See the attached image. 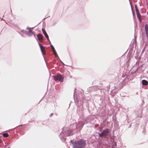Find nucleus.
Listing matches in <instances>:
<instances>
[{
    "instance_id": "nucleus-1",
    "label": "nucleus",
    "mask_w": 148,
    "mask_h": 148,
    "mask_svg": "<svg viewBox=\"0 0 148 148\" xmlns=\"http://www.w3.org/2000/svg\"><path fill=\"white\" fill-rule=\"evenodd\" d=\"M86 145V141L83 139L75 141L73 144V148H84Z\"/></svg>"
},
{
    "instance_id": "nucleus-2",
    "label": "nucleus",
    "mask_w": 148,
    "mask_h": 148,
    "mask_svg": "<svg viewBox=\"0 0 148 148\" xmlns=\"http://www.w3.org/2000/svg\"><path fill=\"white\" fill-rule=\"evenodd\" d=\"M54 79L56 81L59 80L60 82H62L63 81V78L61 75H57L54 76Z\"/></svg>"
},
{
    "instance_id": "nucleus-3",
    "label": "nucleus",
    "mask_w": 148,
    "mask_h": 148,
    "mask_svg": "<svg viewBox=\"0 0 148 148\" xmlns=\"http://www.w3.org/2000/svg\"><path fill=\"white\" fill-rule=\"evenodd\" d=\"M108 129H107L105 130H103L102 132L99 134V136L100 137H102L103 136H106L108 135Z\"/></svg>"
},
{
    "instance_id": "nucleus-4",
    "label": "nucleus",
    "mask_w": 148,
    "mask_h": 148,
    "mask_svg": "<svg viewBox=\"0 0 148 148\" xmlns=\"http://www.w3.org/2000/svg\"><path fill=\"white\" fill-rule=\"evenodd\" d=\"M39 44L40 47L41 52L42 55H43L45 54V50L44 47L40 43H39Z\"/></svg>"
},
{
    "instance_id": "nucleus-5",
    "label": "nucleus",
    "mask_w": 148,
    "mask_h": 148,
    "mask_svg": "<svg viewBox=\"0 0 148 148\" xmlns=\"http://www.w3.org/2000/svg\"><path fill=\"white\" fill-rule=\"evenodd\" d=\"M27 29L29 30V31L28 32H26V34L28 35L31 36L32 35V32L31 30V29L30 28L27 27Z\"/></svg>"
},
{
    "instance_id": "nucleus-6",
    "label": "nucleus",
    "mask_w": 148,
    "mask_h": 148,
    "mask_svg": "<svg viewBox=\"0 0 148 148\" xmlns=\"http://www.w3.org/2000/svg\"><path fill=\"white\" fill-rule=\"evenodd\" d=\"M38 38V40L40 42L42 41V36L40 34H39L37 35Z\"/></svg>"
},
{
    "instance_id": "nucleus-7",
    "label": "nucleus",
    "mask_w": 148,
    "mask_h": 148,
    "mask_svg": "<svg viewBox=\"0 0 148 148\" xmlns=\"http://www.w3.org/2000/svg\"><path fill=\"white\" fill-rule=\"evenodd\" d=\"M42 32L45 35V37L47 38V40H49V36H48V35L47 34V33L45 31L44 29H43V28H42Z\"/></svg>"
},
{
    "instance_id": "nucleus-8",
    "label": "nucleus",
    "mask_w": 148,
    "mask_h": 148,
    "mask_svg": "<svg viewBox=\"0 0 148 148\" xmlns=\"http://www.w3.org/2000/svg\"><path fill=\"white\" fill-rule=\"evenodd\" d=\"M51 49H52L54 53V54H55V56H57V54L56 53V51L54 48V47L53 46L51 45Z\"/></svg>"
},
{
    "instance_id": "nucleus-9",
    "label": "nucleus",
    "mask_w": 148,
    "mask_h": 148,
    "mask_svg": "<svg viewBox=\"0 0 148 148\" xmlns=\"http://www.w3.org/2000/svg\"><path fill=\"white\" fill-rule=\"evenodd\" d=\"M142 83L143 85H146L148 84V82L146 80H143L142 81Z\"/></svg>"
},
{
    "instance_id": "nucleus-10",
    "label": "nucleus",
    "mask_w": 148,
    "mask_h": 148,
    "mask_svg": "<svg viewBox=\"0 0 148 148\" xmlns=\"http://www.w3.org/2000/svg\"><path fill=\"white\" fill-rule=\"evenodd\" d=\"M137 15L138 18L140 21L141 22V20L140 17V14L139 13H137Z\"/></svg>"
},
{
    "instance_id": "nucleus-11",
    "label": "nucleus",
    "mask_w": 148,
    "mask_h": 148,
    "mask_svg": "<svg viewBox=\"0 0 148 148\" xmlns=\"http://www.w3.org/2000/svg\"><path fill=\"white\" fill-rule=\"evenodd\" d=\"M145 31L146 32H148V25L146 24L145 25Z\"/></svg>"
},
{
    "instance_id": "nucleus-12",
    "label": "nucleus",
    "mask_w": 148,
    "mask_h": 148,
    "mask_svg": "<svg viewBox=\"0 0 148 148\" xmlns=\"http://www.w3.org/2000/svg\"><path fill=\"white\" fill-rule=\"evenodd\" d=\"M3 136L5 137H7L9 136V134L8 133H4L3 134Z\"/></svg>"
},
{
    "instance_id": "nucleus-13",
    "label": "nucleus",
    "mask_w": 148,
    "mask_h": 148,
    "mask_svg": "<svg viewBox=\"0 0 148 148\" xmlns=\"http://www.w3.org/2000/svg\"><path fill=\"white\" fill-rule=\"evenodd\" d=\"M135 8H136V14L137 13H139V11L138 10V9H137L136 6H135Z\"/></svg>"
},
{
    "instance_id": "nucleus-14",
    "label": "nucleus",
    "mask_w": 148,
    "mask_h": 148,
    "mask_svg": "<svg viewBox=\"0 0 148 148\" xmlns=\"http://www.w3.org/2000/svg\"><path fill=\"white\" fill-rule=\"evenodd\" d=\"M147 36L148 38V32H146Z\"/></svg>"
}]
</instances>
